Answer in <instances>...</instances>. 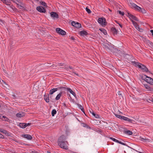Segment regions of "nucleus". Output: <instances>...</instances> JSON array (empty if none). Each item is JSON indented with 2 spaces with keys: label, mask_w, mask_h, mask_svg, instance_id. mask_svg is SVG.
Returning <instances> with one entry per match:
<instances>
[{
  "label": "nucleus",
  "mask_w": 153,
  "mask_h": 153,
  "mask_svg": "<svg viewBox=\"0 0 153 153\" xmlns=\"http://www.w3.org/2000/svg\"><path fill=\"white\" fill-rule=\"evenodd\" d=\"M66 137L64 135H61L58 139L57 143L58 146L61 148L64 149H68V143L66 140Z\"/></svg>",
  "instance_id": "f257e3e1"
},
{
  "label": "nucleus",
  "mask_w": 153,
  "mask_h": 153,
  "mask_svg": "<svg viewBox=\"0 0 153 153\" xmlns=\"http://www.w3.org/2000/svg\"><path fill=\"white\" fill-rule=\"evenodd\" d=\"M132 63L133 65H135V66L136 67H138L139 68L141 69L143 71H145L146 72L149 71L148 69L144 65L136 62H133Z\"/></svg>",
  "instance_id": "f03ea898"
},
{
  "label": "nucleus",
  "mask_w": 153,
  "mask_h": 153,
  "mask_svg": "<svg viewBox=\"0 0 153 153\" xmlns=\"http://www.w3.org/2000/svg\"><path fill=\"white\" fill-rule=\"evenodd\" d=\"M58 88L59 89H61L62 90L64 91H69L71 94H72L73 96L74 97L76 96V94L72 90L69 88H66L65 87L60 86L58 87Z\"/></svg>",
  "instance_id": "7ed1b4c3"
},
{
  "label": "nucleus",
  "mask_w": 153,
  "mask_h": 153,
  "mask_svg": "<svg viewBox=\"0 0 153 153\" xmlns=\"http://www.w3.org/2000/svg\"><path fill=\"white\" fill-rule=\"evenodd\" d=\"M98 22L102 26H105L107 22L106 19L104 18H99L98 19Z\"/></svg>",
  "instance_id": "20e7f679"
},
{
  "label": "nucleus",
  "mask_w": 153,
  "mask_h": 153,
  "mask_svg": "<svg viewBox=\"0 0 153 153\" xmlns=\"http://www.w3.org/2000/svg\"><path fill=\"white\" fill-rule=\"evenodd\" d=\"M56 32L59 34H61L62 35H65L66 34V32L60 28H56Z\"/></svg>",
  "instance_id": "39448f33"
},
{
  "label": "nucleus",
  "mask_w": 153,
  "mask_h": 153,
  "mask_svg": "<svg viewBox=\"0 0 153 153\" xmlns=\"http://www.w3.org/2000/svg\"><path fill=\"white\" fill-rule=\"evenodd\" d=\"M71 25L77 28H79L81 27V24L80 23L78 22H76L74 21L72 22Z\"/></svg>",
  "instance_id": "423d86ee"
},
{
  "label": "nucleus",
  "mask_w": 153,
  "mask_h": 153,
  "mask_svg": "<svg viewBox=\"0 0 153 153\" xmlns=\"http://www.w3.org/2000/svg\"><path fill=\"white\" fill-rule=\"evenodd\" d=\"M36 9L40 13H45L46 12V10L42 6H38L37 7Z\"/></svg>",
  "instance_id": "0eeeda50"
},
{
  "label": "nucleus",
  "mask_w": 153,
  "mask_h": 153,
  "mask_svg": "<svg viewBox=\"0 0 153 153\" xmlns=\"http://www.w3.org/2000/svg\"><path fill=\"white\" fill-rule=\"evenodd\" d=\"M128 16L129 18L131 19V20H134L136 21H138V19L136 17L132 15V14L130 13H128Z\"/></svg>",
  "instance_id": "6e6552de"
},
{
  "label": "nucleus",
  "mask_w": 153,
  "mask_h": 153,
  "mask_svg": "<svg viewBox=\"0 0 153 153\" xmlns=\"http://www.w3.org/2000/svg\"><path fill=\"white\" fill-rule=\"evenodd\" d=\"M51 16L53 19H58L59 18V15L55 12H51L50 13Z\"/></svg>",
  "instance_id": "1a4fd4ad"
},
{
  "label": "nucleus",
  "mask_w": 153,
  "mask_h": 153,
  "mask_svg": "<svg viewBox=\"0 0 153 153\" xmlns=\"http://www.w3.org/2000/svg\"><path fill=\"white\" fill-rule=\"evenodd\" d=\"M146 77L147 78V79H146V82L150 84L153 85V79L147 76H146Z\"/></svg>",
  "instance_id": "9d476101"
},
{
  "label": "nucleus",
  "mask_w": 153,
  "mask_h": 153,
  "mask_svg": "<svg viewBox=\"0 0 153 153\" xmlns=\"http://www.w3.org/2000/svg\"><path fill=\"white\" fill-rule=\"evenodd\" d=\"M22 137L28 140H31L32 139V137L31 136L28 134L23 135Z\"/></svg>",
  "instance_id": "9b49d317"
},
{
  "label": "nucleus",
  "mask_w": 153,
  "mask_h": 153,
  "mask_svg": "<svg viewBox=\"0 0 153 153\" xmlns=\"http://www.w3.org/2000/svg\"><path fill=\"white\" fill-rule=\"evenodd\" d=\"M111 31L114 36L117 35L118 33L117 30L114 27H112L111 28Z\"/></svg>",
  "instance_id": "f8f14e48"
},
{
  "label": "nucleus",
  "mask_w": 153,
  "mask_h": 153,
  "mask_svg": "<svg viewBox=\"0 0 153 153\" xmlns=\"http://www.w3.org/2000/svg\"><path fill=\"white\" fill-rule=\"evenodd\" d=\"M61 90V91L56 96L55 98V99L57 100H59L60 99L62 94L64 92V90Z\"/></svg>",
  "instance_id": "ddd939ff"
},
{
  "label": "nucleus",
  "mask_w": 153,
  "mask_h": 153,
  "mask_svg": "<svg viewBox=\"0 0 153 153\" xmlns=\"http://www.w3.org/2000/svg\"><path fill=\"white\" fill-rule=\"evenodd\" d=\"M79 34L81 36H84L88 35V32L85 30H83L79 32Z\"/></svg>",
  "instance_id": "4468645a"
},
{
  "label": "nucleus",
  "mask_w": 153,
  "mask_h": 153,
  "mask_svg": "<svg viewBox=\"0 0 153 153\" xmlns=\"http://www.w3.org/2000/svg\"><path fill=\"white\" fill-rule=\"evenodd\" d=\"M25 113L23 112H19L16 114V116L18 117H21L25 115Z\"/></svg>",
  "instance_id": "2eb2a0df"
},
{
  "label": "nucleus",
  "mask_w": 153,
  "mask_h": 153,
  "mask_svg": "<svg viewBox=\"0 0 153 153\" xmlns=\"http://www.w3.org/2000/svg\"><path fill=\"white\" fill-rule=\"evenodd\" d=\"M123 132L124 133L128 135H131L132 134V132L131 131L126 129L124 130Z\"/></svg>",
  "instance_id": "dca6fc26"
},
{
  "label": "nucleus",
  "mask_w": 153,
  "mask_h": 153,
  "mask_svg": "<svg viewBox=\"0 0 153 153\" xmlns=\"http://www.w3.org/2000/svg\"><path fill=\"white\" fill-rule=\"evenodd\" d=\"M131 22L133 25L135 27V28L137 30L139 29L140 28L139 27V26L137 24V23L134 21L133 20H131Z\"/></svg>",
  "instance_id": "f3484780"
},
{
  "label": "nucleus",
  "mask_w": 153,
  "mask_h": 153,
  "mask_svg": "<svg viewBox=\"0 0 153 153\" xmlns=\"http://www.w3.org/2000/svg\"><path fill=\"white\" fill-rule=\"evenodd\" d=\"M58 90V88H53L51 89L49 91V94L50 95L54 93L57 91Z\"/></svg>",
  "instance_id": "a211bd4d"
},
{
  "label": "nucleus",
  "mask_w": 153,
  "mask_h": 153,
  "mask_svg": "<svg viewBox=\"0 0 153 153\" xmlns=\"http://www.w3.org/2000/svg\"><path fill=\"white\" fill-rule=\"evenodd\" d=\"M44 99L45 100V101L47 102L48 103L49 102V99L48 95H45L44 96Z\"/></svg>",
  "instance_id": "6ab92c4d"
},
{
  "label": "nucleus",
  "mask_w": 153,
  "mask_h": 153,
  "mask_svg": "<svg viewBox=\"0 0 153 153\" xmlns=\"http://www.w3.org/2000/svg\"><path fill=\"white\" fill-rule=\"evenodd\" d=\"M141 140L146 142H149L150 141L148 139H146V138H143L140 137Z\"/></svg>",
  "instance_id": "aec40b11"
},
{
  "label": "nucleus",
  "mask_w": 153,
  "mask_h": 153,
  "mask_svg": "<svg viewBox=\"0 0 153 153\" xmlns=\"http://www.w3.org/2000/svg\"><path fill=\"white\" fill-rule=\"evenodd\" d=\"M2 117L3 118L2 119V121H6L8 122L10 121V120L8 118L4 116H3Z\"/></svg>",
  "instance_id": "412c9836"
},
{
  "label": "nucleus",
  "mask_w": 153,
  "mask_h": 153,
  "mask_svg": "<svg viewBox=\"0 0 153 153\" xmlns=\"http://www.w3.org/2000/svg\"><path fill=\"white\" fill-rule=\"evenodd\" d=\"M77 105L79 108L81 110V111L83 112V113H84L85 114V112L84 111V108L82 106V105L79 104H77Z\"/></svg>",
  "instance_id": "4be33fe9"
},
{
  "label": "nucleus",
  "mask_w": 153,
  "mask_h": 153,
  "mask_svg": "<svg viewBox=\"0 0 153 153\" xmlns=\"http://www.w3.org/2000/svg\"><path fill=\"white\" fill-rule=\"evenodd\" d=\"M19 126L22 128H25L26 127V126H25V123H20L19 124Z\"/></svg>",
  "instance_id": "5701e85b"
},
{
  "label": "nucleus",
  "mask_w": 153,
  "mask_h": 153,
  "mask_svg": "<svg viewBox=\"0 0 153 153\" xmlns=\"http://www.w3.org/2000/svg\"><path fill=\"white\" fill-rule=\"evenodd\" d=\"M115 142H117V143H119L120 144L126 146V143H124L123 142H122L121 141H119L117 139H116Z\"/></svg>",
  "instance_id": "b1692460"
},
{
  "label": "nucleus",
  "mask_w": 153,
  "mask_h": 153,
  "mask_svg": "<svg viewBox=\"0 0 153 153\" xmlns=\"http://www.w3.org/2000/svg\"><path fill=\"white\" fill-rule=\"evenodd\" d=\"M145 87L146 89H147L148 91H152L153 90V89L151 88L150 86L147 85H145Z\"/></svg>",
  "instance_id": "393cba45"
},
{
  "label": "nucleus",
  "mask_w": 153,
  "mask_h": 153,
  "mask_svg": "<svg viewBox=\"0 0 153 153\" xmlns=\"http://www.w3.org/2000/svg\"><path fill=\"white\" fill-rule=\"evenodd\" d=\"M101 31L102 33H103L104 34L106 35L107 34V33L106 30L104 29L100 28L99 29Z\"/></svg>",
  "instance_id": "a878e982"
},
{
  "label": "nucleus",
  "mask_w": 153,
  "mask_h": 153,
  "mask_svg": "<svg viewBox=\"0 0 153 153\" xmlns=\"http://www.w3.org/2000/svg\"><path fill=\"white\" fill-rule=\"evenodd\" d=\"M137 5L134 3H130V6L132 8H134L135 9L136 6Z\"/></svg>",
  "instance_id": "bb28decb"
},
{
  "label": "nucleus",
  "mask_w": 153,
  "mask_h": 153,
  "mask_svg": "<svg viewBox=\"0 0 153 153\" xmlns=\"http://www.w3.org/2000/svg\"><path fill=\"white\" fill-rule=\"evenodd\" d=\"M126 120L125 121H127L129 122L130 123H132V121H133V120H132L130 118L126 117Z\"/></svg>",
  "instance_id": "cd10ccee"
},
{
  "label": "nucleus",
  "mask_w": 153,
  "mask_h": 153,
  "mask_svg": "<svg viewBox=\"0 0 153 153\" xmlns=\"http://www.w3.org/2000/svg\"><path fill=\"white\" fill-rule=\"evenodd\" d=\"M56 113V111L55 109H53L51 112V114L52 116H54Z\"/></svg>",
  "instance_id": "c85d7f7f"
},
{
  "label": "nucleus",
  "mask_w": 153,
  "mask_h": 153,
  "mask_svg": "<svg viewBox=\"0 0 153 153\" xmlns=\"http://www.w3.org/2000/svg\"><path fill=\"white\" fill-rule=\"evenodd\" d=\"M141 9V8L137 6V5L136 7L135 8V10H137L139 11H140Z\"/></svg>",
  "instance_id": "c756f323"
},
{
  "label": "nucleus",
  "mask_w": 153,
  "mask_h": 153,
  "mask_svg": "<svg viewBox=\"0 0 153 153\" xmlns=\"http://www.w3.org/2000/svg\"><path fill=\"white\" fill-rule=\"evenodd\" d=\"M146 76H147L146 75H143L141 76V79L143 80H144L145 81H146V79H147V78L146 77Z\"/></svg>",
  "instance_id": "7c9ffc66"
},
{
  "label": "nucleus",
  "mask_w": 153,
  "mask_h": 153,
  "mask_svg": "<svg viewBox=\"0 0 153 153\" xmlns=\"http://www.w3.org/2000/svg\"><path fill=\"white\" fill-rule=\"evenodd\" d=\"M4 3L8 5H10V2L8 0H5V1H4Z\"/></svg>",
  "instance_id": "2f4dec72"
},
{
  "label": "nucleus",
  "mask_w": 153,
  "mask_h": 153,
  "mask_svg": "<svg viewBox=\"0 0 153 153\" xmlns=\"http://www.w3.org/2000/svg\"><path fill=\"white\" fill-rule=\"evenodd\" d=\"M0 131L1 132H2L3 133L5 134H7V131L6 130L4 129H1Z\"/></svg>",
  "instance_id": "473e14b6"
},
{
  "label": "nucleus",
  "mask_w": 153,
  "mask_h": 153,
  "mask_svg": "<svg viewBox=\"0 0 153 153\" xmlns=\"http://www.w3.org/2000/svg\"><path fill=\"white\" fill-rule=\"evenodd\" d=\"M40 3L42 5L44 6L45 7L47 6L45 2L42 1H40Z\"/></svg>",
  "instance_id": "72a5a7b5"
},
{
  "label": "nucleus",
  "mask_w": 153,
  "mask_h": 153,
  "mask_svg": "<svg viewBox=\"0 0 153 153\" xmlns=\"http://www.w3.org/2000/svg\"><path fill=\"white\" fill-rule=\"evenodd\" d=\"M85 9L86 11L88 12V13H91V11L87 7H86Z\"/></svg>",
  "instance_id": "f704fd0d"
},
{
  "label": "nucleus",
  "mask_w": 153,
  "mask_h": 153,
  "mask_svg": "<svg viewBox=\"0 0 153 153\" xmlns=\"http://www.w3.org/2000/svg\"><path fill=\"white\" fill-rule=\"evenodd\" d=\"M122 16H123L124 15V13L123 12H122L120 10H119L117 11Z\"/></svg>",
  "instance_id": "c9c22d12"
},
{
  "label": "nucleus",
  "mask_w": 153,
  "mask_h": 153,
  "mask_svg": "<svg viewBox=\"0 0 153 153\" xmlns=\"http://www.w3.org/2000/svg\"><path fill=\"white\" fill-rule=\"evenodd\" d=\"M140 12H141L143 13H146V11L144 9L141 8V9Z\"/></svg>",
  "instance_id": "e433bc0d"
},
{
  "label": "nucleus",
  "mask_w": 153,
  "mask_h": 153,
  "mask_svg": "<svg viewBox=\"0 0 153 153\" xmlns=\"http://www.w3.org/2000/svg\"><path fill=\"white\" fill-rule=\"evenodd\" d=\"M94 116L96 118H98L100 117L99 115L97 114H95L94 115Z\"/></svg>",
  "instance_id": "4c0bfd02"
},
{
  "label": "nucleus",
  "mask_w": 153,
  "mask_h": 153,
  "mask_svg": "<svg viewBox=\"0 0 153 153\" xmlns=\"http://www.w3.org/2000/svg\"><path fill=\"white\" fill-rule=\"evenodd\" d=\"M148 43H149V44H150L151 45L153 46V43L152 42H151L150 41H149L148 42Z\"/></svg>",
  "instance_id": "58836bf2"
},
{
  "label": "nucleus",
  "mask_w": 153,
  "mask_h": 153,
  "mask_svg": "<svg viewBox=\"0 0 153 153\" xmlns=\"http://www.w3.org/2000/svg\"><path fill=\"white\" fill-rule=\"evenodd\" d=\"M17 5L19 7L20 9H22V8H23V7L21 5H19V4H17Z\"/></svg>",
  "instance_id": "ea45409f"
},
{
  "label": "nucleus",
  "mask_w": 153,
  "mask_h": 153,
  "mask_svg": "<svg viewBox=\"0 0 153 153\" xmlns=\"http://www.w3.org/2000/svg\"><path fill=\"white\" fill-rule=\"evenodd\" d=\"M118 95L119 96V97H122V95L121 93H120V91H119L118 93Z\"/></svg>",
  "instance_id": "a19ab883"
},
{
  "label": "nucleus",
  "mask_w": 153,
  "mask_h": 153,
  "mask_svg": "<svg viewBox=\"0 0 153 153\" xmlns=\"http://www.w3.org/2000/svg\"><path fill=\"white\" fill-rule=\"evenodd\" d=\"M4 24V22L3 21L0 19V24L2 25L3 24Z\"/></svg>",
  "instance_id": "79ce46f5"
},
{
  "label": "nucleus",
  "mask_w": 153,
  "mask_h": 153,
  "mask_svg": "<svg viewBox=\"0 0 153 153\" xmlns=\"http://www.w3.org/2000/svg\"><path fill=\"white\" fill-rule=\"evenodd\" d=\"M31 123H25V126H26V127L28 126H30L31 124Z\"/></svg>",
  "instance_id": "37998d69"
},
{
  "label": "nucleus",
  "mask_w": 153,
  "mask_h": 153,
  "mask_svg": "<svg viewBox=\"0 0 153 153\" xmlns=\"http://www.w3.org/2000/svg\"><path fill=\"white\" fill-rule=\"evenodd\" d=\"M82 126L84 127H85L87 126V124L84 123H82Z\"/></svg>",
  "instance_id": "c03bdc74"
},
{
  "label": "nucleus",
  "mask_w": 153,
  "mask_h": 153,
  "mask_svg": "<svg viewBox=\"0 0 153 153\" xmlns=\"http://www.w3.org/2000/svg\"><path fill=\"white\" fill-rule=\"evenodd\" d=\"M115 115L117 118L120 119V117L121 116V115H119L116 114H114Z\"/></svg>",
  "instance_id": "a18cd8bd"
},
{
  "label": "nucleus",
  "mask_w": 153,
  "mask_h": 153,
  "mask_svg": "<svg viewBox=\"0 0 153 153\" xmlns=\"http://www.w3.org/2000/svg\"><path fill=\"white\" fill-rule=\"evenodd\" d=\"M18 2L19 3V4H22V2L20 1V0H18V1H17V2Z\"/></svg>",
  "instance_id": "49530a36"
},
{
  "label": "nucleus",
  "mask_w": 153,
  "mask_h": 153,
  "mask_svg": "<svg viewBox=\"0 0 153 153\" xmlns=\"http://www.w3.org/2000/svg\"><path fill=\"white\" fill-rule=\"evenodd\" d=\"M4 138V136L0 133V138Z\"/></svg>",
  "instance_id": "de8ad7c7"
},
{
  "label": "nucleus",
  "mask_w": 153,
  "mask_h": 153,
  "mask_svg": "<svg viewBox=\"0 0 153 153\" xmlns=\"http://www.w3.org/2000/svg\"><path fill=\"white\" fill-rule=\"evenodd\" d=\"M90 112L91 113L93 116L95 114V113L93 112V111H90Z\"/></svg>",
  "instance_id": "09e8293b"
},
{
  "label": "nucleus",
  "mask_w": 153,
  "mask_h": 153,
  "mask_svg": "<svg viewBox=\"0 0 153 153\" xmlns=\"http://www.w3.org/2000/svg\"><path fill=\"white\" fill-rule=\"evenodd\" d=\"M116 22L119 25V26L121 27V28H122V27H123V26H122V25H121V24L120 23H119L118 22H117V21H116Z\"/></svg>",
  "instance_id": "8fccbe9b"
},
{
  "label": "nucleus",
  "mask_w": 153,
  "mask_h": 153,
  "mask_svg": "<svg viewBox=\"0 0 153 153\" xmlns=\"http://www.w3.org/2000/svg\"><path fill=\"white\" fill-rule=\"evenodd\" d=\"M110 138L111 139V140H112L113 141H114L115 142V140H116V139L114 138L113 137H110Z\"/></svg>",
  "instance_id": "3c124183"
},
{
  "label": "nucleus",
  "mask_w": 153,
  "mask_h": 153,
  "mask_svg": "<svg viewBox=\"0 0 153 153\" xmlns=\"http://www.w3.org/2000/svg\"><path fill=\"white\" fill-rule=\"evenodd\" d=\"M11 1L15 3L16 4H18L17 2V1H18V0H11Z\"/></svg>",
  "instance_id": "603ef678"
},
{
  "label": "nucleus",
  "mask_w": 153,
  "mask_h": 153,
  "mask_svg": "<svg viewBox=\"0 0 153 153\" xmlns=\"http://www.w3.org/2000/svg\"><path fill=\"white\" fill-rule=\"evenodd\" d=\"M14 140L15 142H16V143H19V141L17 140L16 139H14V140Z\"/></svg>",
  "instance_id": "864d4df0"
},
{
  "label": "nucleus",
  "mask_w": 153,
  "mask_h": 153,
  "mask_svg": "<svg viewBox=\"0 0 153 153\" xmlns=\"http://www.w3.org/2000/svg\"><path fill=\"white\" fill-rule=\"evenodd\" d=\"M85 127L87 128L88 129H91V127H89L88 125H87V126H86V127Z\"/></svg>",
  "instance_id": "5fc2aeb1"
},
{
  "label": "nucleus",
  "mask_w": 153,
  "mask_h": 153,
  "mask_svg": "<svg viewBox=\"0 0 153 153\" xmlns=\"http://www.w3.org/2000/svg\"><path fill=\"white\" fill-rule=\"evenodd\" d=\"M73 73L74 74H75L76 75H77L78 76H79V75L78 74L74 72H73Z\"/></svg>",
  "instance_id": "6e6d98bb"
},
{
  "label": "nucleus",
  "mask_w": 153,
  "mask_h": 153,
  "mask_svg": "<svg viewBox=\"0 0 153 153\" xmlns=\"http://www.w3.org/2000/svg\"><path fill=\"white\" fill-rule=\"evenodd\" d=\"M14 45H13V43L12 42L10 45V47H13V46Z\"/></svg>",
  "instance_id": "4d7b16f0"
},
{
  "label": "nucleus",
  "mask_w": 153,
  "mask_h": 153,
  "mask_svg": "<svg viewBox=\"0 0 153 153\" xmlns=\"http://www.w3.org/2000/svg\"><path fill=\"white\" fill-rule=\"evenodd\" d=\"M125 118H126V117L123 116V117L122 120H125L126 119H125Z\"/></svg>",
  "instance_id": "13d9d810"
},
{
  "label": "nucleus",
  "mask_w": 153,
  "mask_h": 153,
  "mask_svg": "<svg viewBox=\"0 0 153 153\" xmlns=\"http://www.w3.org/2000/svg\"><path fill=\"white\" fill-rule=\"evenodd\" d=\"M71 39L72 40H74L75 39L73 37L71 36Z\"/></svg>",
  "instance_id": "bf43d9fd"
},
{
  "label": "nucleus",
  "mask_w": 153,
  "mask_h": 153,
  "mask_svg": "<svg viewBox=\"0 0 153 153\" xmlns=\"http://www.w3.org/2000/svg\"><path fill=\"white\" fill-rule=\"evenodd\" d=\"M3 116L1 114H0V119H1L2 120V118H3L2 117Z\"/></svg>",
  "instance_id": "052dcab7"
},
{
  "label": "nucleus",
  "mask_w": 153,
  "mask_h": 153,
  "mask_svg": "<svg viewBox=\"0 0 153 153\" xmlns=\"http://www.w3.org/2000/svg\"><path fill=\"white\" fill-rule=\"evenodd\" d=\"M150 32L152 34V35L153 36V30H151Z\"/></svg>",
  "instance_id": "680f3d73"
},
{
  "label": "nucleus",
  "mask_w": 153,
  "mask_h": 153,
  "mask_svg": "<svg viewBox=\"0 0 153 153\" xmlns=\"http://www.w3.org/2000/svg\"><path fill=\"white\" fill-rule=\"evenodd\" d=\"M104 46H105V48H107L108 49H109V48L106 45H105Z\"/></svg>",
  "instance_id": "e2e57ef3"
},
{
  "label": "nucleus",
  "mask_w": 153,
  "mask_h": 153,
  "mask_svg": "<svg viewBox=\"0 0 153 153\" xmlns=\"http://www.w3.org/2000/svg\"><path fill=\"white\" fill-rule=\"evenodd\" d=\"M123 117V116H121L120 117V119L122 120Z\"/></svg>",
  "instance_id": "0e129e2a"
},
{
  "label": "nucleus",
  "mask_w": 153,
  "mask_h": 153,
  "mask_svg": "<svg viewBox=\"0 0 153 153\" xmlns=\"http://www.w3.org/2000/svg\"><path fill=\"white\" fill-rule=\"evenodd\" d=\"M6 134L8 136H9L10 135V134L8 132H7V134Z\"/></svg>",
  "instance_id": "69168bd1"
},
{
  "label": "nucleus",
  "mask_w": 153,
  "mask_h": 153,
  "mask_svg": "<svg viewBox=\"0 0 153 153\" xmlns=\"http://www.w3.org/2000/svg\"><path fill=\"white\" fill-rule=\"evenodd\" d=\"M151 99L150 100L153 102V98H151Z\"/></svg>",
  "instance_id": "338daca9"
},
{
  "label": "nucleus",
  "mask_w": 153,
  "mask_h": 153,
  "mask_svg": "<svg viewBox=\"0 0 153 153\" xmlns=\"http://www.w3.org/2000/svg\"><path fill=\"white\" fill-rule=\"evenodd\" d=\"M69 68L70 69H73V68L71 66H69Z\"/></svg>",
  "instance_id": "774afa93"
}]
</instances>
